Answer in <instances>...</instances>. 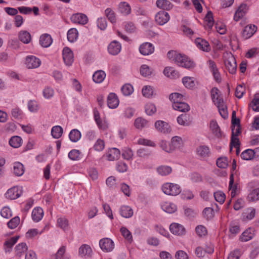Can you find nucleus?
<instances>
[{
  "label": "nucleus",
  "instance_id": "f257e3e1",
  "mask_svg": "<svg viewBox=\"0 0 259 259\" xmlns=\"http://www.w3.org/2000/svg\"><path fill=\"white\" fill-rule=\"evenodd\" d=\"M167 56L170 59H172L179 66L190 69L193 68L195 66V63L186 55L176 51H169Z\"/></svg>",
  "mask_w": 259,
  "mask_h": 259
},
{
  "label": "nucleus",
  "instance_id": "f03ea898",
  "mask_svg": "<svg viewBox=\"0 0 259 259\" xmlns=\"http://www.w3.org/2000/svg\"><path fill=\"white\" fill-rule=\"evenodd\" d=\"M162 192L166 195L177 196L181 192L180 186L172 183H166L161 187Z\"/></svg>",
  "mask_w": 259,
  "mask_h": 259
},
{
  "label": "nucleus",
  "instance_id": "7ed1b4c3",
  "mask_svg": "<svg viewBox=\"0 0 259 259\" xmlns=\"http://www.w3.org/2000/svg\"><path fill=\"white\" fill-rule=\"evenodd\" d=\"M225 64L226 68L231 74L236 73L237 63L234 56L231 53H227L225 56Z\"/></svg>",
  "mask_w": 259,
  "mask_h": 259
},
{
  "label": "nucleus",
  "instance_id": "20e7f679",
  "mask_svg": "<svg viewBox=\"0 0 259 259\" xmlns=\"http://www.w3.org/2000/svg\"><path fill=\"white\" fill-rule=\"evenodd\" d=\"M99 246L105 252H110L114 248L113 241L109 238H104L99 241Z\"/></svg>",
  "mask_w": 259,
  "mask_h": 259
},
{
  "label": "nucleus",
  "instance_id": "39448f33",
  "mask_svg": "<svg viewBox=\"0 0 259 259\" xmlns=\"http://www.w3.org/2000/svg\"><path fill=\"white\" fill-rule=\"evenodd\" d=\"M93 251L91 247L87 244L81 245L78 248V255L84 259L92 257Z\"/></svg>",
  "mask_w": 259,
  "mask_h": 259
},
{
  "label": "nucleus",
  "instance_id": "423d86ee",
  "mask_svg": "<svg viewBox=\"0 0 259 259\" xmlns=\"http://www.w3.org/2000/svg\"><path fill=\"white\" fill-rule=\"evenodd\" d=\"M22 193L21 188L18 186L13 187L7 190L5 193L7 198L14 200L19 198Z\"/></svg>",
  "mask_w": 259,
  "mask_h": 259
},
{
  "label": "nucleus",
  "instance_id": "0eeeda50",
  "mask_svg": "<svg viewBox=\"0 0 259 259\" xmlns=\"http://www.w3.org/2000/svg\"><path fill=\"white\" fill-rule=\"evenodd\" d=\"M62 56L65 65L71 66L74 61V55L71 50L68 47L64 48L62 51Z\"/></svg>",
  "mask_w": 259,
  "mask_h": 259
},
{
  "label": "nucleus",
  "instance_id": "6e6552de",
  "mask_svg": "<svg viewBox=\"0 0 259 259\" xmlns=\"http://www.w3.org/2000/svg\"><path fill=\"white\" fill-rule=\"evenodd\" d=\"M70 20L73 23L84 25L88 23L89 19L87 16L83 13H76L73 14Z\"/></svg>",
  "mask_w": 259,
  "mask_h": 259
},
{
  "label": "nucleus",
  "instance_id": "1a4fd4ad",
  "mask_svg": "<svg viewBox=\"0 0 259 259\" xmlns=\"http://www.w3.org/2000/svg\"><path fill=\"white\" fill-rule=\"evenodd\" d=\"M169 14L164 11L158 12L155 16L156 22L160 25H163L166 23L169 20Z\"/></svg>",
  "mask_w": 259,
  "mask_h": 259
},
{
  "label": "nucleus",
  "instance_id": "9d476101",
  "mask_svg": "<svg viewBox=\"0 0 259 259\" xmlns=\"http://www.w3.org/2000/svg\"><path fill=\"white\" fill-rule=\"evenodd\" d=\"M207 64L208 65V67L212 73L214 79L217 82H221L222 80V78L221 77L220 73L219 71V69L217 66V65L215 63L211 60H209L207 62Z\"/></svg>",
  "mask_w": 259,
  "mask_h": 259
},
{
  "label": "nucleus",
  "instance_id": "9b49d317",
  "mask_svg": "<svg viewBox=\"0 0 259 259\" xmlns=\"http://www.w3.org/2000/svg\"><path fill=\"white\" fill-rule=\"evenodd\" d=\"M25 64L28 68H36L40 65L41 61L34 56H28L26 58Z\"/></svg>",
  "mask_w": 259,
  "mask_h": 259
},
{
  "label": "nucleus",
  "instance_id": "f8f14e48",
  "mask_svg": "<svg viewBox=\"0 0 259 259\" xmlns=\"http://www.w3.org/2000/svg\"><path fill=\"white\" fill-rule=\"evenodd\" d=\"M139 49L140 53L143 56L150 55L154 52V47L153 45L147 42L141 45Z\"/></svg>",
  "mask_w": 259,
  "mask_h": 259
},
{
  "label": "nucleus",
  "instance_id": "ddd939ff",
  "mask_svg": "<svg viewBox=\"0 0 259 259\" xmlns=\"http://www.w3.org/2000/svg\"><path fill=\"white\" fill-rule=\"evenodd\" d=\"M154 126L157 131L164 134L169 133L171 128L168 123L163 120H157L155 122Z\"/></svg>",
  "mask_w": 259,
  "mask_h": 259
},
{
  "label": "nucleus",
  "instance_id": "4468645a",
  "mask_svg": "<svg viewBox=\"0 0 259 259\" xmlns=\"http://www.w3.org/2000/svg\"><path fill=\"white\" fill-rule=\"evenodd\" d=\"M210 94L212 102L215 106L224 102V100L221 97V92L217 88H213L211 90Z\"/></svg>",
  "mask_w": 259,
  "mask_h": 259
},
{
  "label": "nucleus",
  "instance_id": "2eb2a0df",
  "mask_svg": "<svg viewBox=\"0 0 259 259\" xmlns=\"http://www.w3.org/2000/svg\"><path fill=\"white\" fill-rule=\"evenodd\" d=\"M248 11V7L247 5L242 4H241L236 11L234 16V20L235 21H238L240 19H242L246 14Z\"/></svg>",
  "mask_w": 259,
  "mask_h": 259
},
{
  "label": "nucleus",
  "instance_id": "dca6fc26",
  "mask_svg": "<svg viewBox=\"0 0 259 259\" xmlns=\"http://www.w3.org/2000/svg\"><path fill=\"white\" fill-rule=\"evenodd\" d=\"M209 128L211 133L218 138H221L224 136L223 133L221 131L220 126L215 120H212L209 123Z\"/></svg>",
  "mask_w": 259,
  "mask_h": 259
},
{
  "label": "nucleus",
  "instance_id": "f3484780",
  "mask_svg": "<svg viewBox=\"0 0 259 259\" xmlns=\"http://www.w3.org/2000/svg\"><path fill=\"white\" fill-rule=\"evenodd\" d=\"M161 209L168 213H172L177 210V205L169 201H163L160 203Z\"/></svg>",
  "mask_w": 259,
  "mask_h": 259
},
{
  "label": "nucleus",
  "instance_id": "a211bd4d",
  "mask_svg": "<svg viewBox=\"0 0 259 259\" xmlns=\"http://www.w3.org/2000/svg\"><path fill=\"white\" fill-rule=\"evenodd\" d=\"M121 49V44L116 40L112 41L108 46V53L112 55H117L120 53Z\"/></svg>",
  "mask_w": 259,
  "mask_h": 259
},
{
  "label": "nucleus",
  "instance_id": "6ab92c4d",
  "mask_svg": "<svg viewBox=\"0 0 259 259\" xmlns=\"http://www.w3.org/2000/svg\"><path fill=\"white\" fill-rule=\"evenodd\" d=\"M169 230L173 234L178 236L183 235L185 233L184 227L178 223H172L169 226Z\"/></svg>",
  "mask_w": 259,
  "mask_h": 259
},
{
  "label": "nucleus",
  "instance_id": "aec40b11",
  "mask_svg": "<svg viewBox=\"0 0 259 259\" xmlns=\"http://www.w3.org/2000/svg\"><path fill=\"white\" fill-rule=\"evenodd\" d=\"M119 101L117 96L114 93H110L107 98V105L111 109L116 108L119 105Z\"/></svg>",
  "mask_w": 259,
  "mask_h": 259
},
{
  "label": "nucleus",
  "instance_id": "412c9836",
  "mask_svg": "<svg viewBox=\"0 0 259 259\" xmlns=\"http://www.w3.org/2000/svg\"><path fill=\"white\" fill-rule=\"evenodd\" d=\"M195 43L197 48L203 51L208 52L210 50L209 43L203 39L197 38L195 39Z\"/></svg>",
  "mask_w": 259,
  "mask_h": 259
},
{
  "label": "nucleus",
  "instance_id": "4be33fe9",
  "mask_svg": "<svg viewBox=\"0 0 259 259\" xmlns=\"http://www.w3.org/2000/svg\"><path fill=\"white\" fill-rule=\"evenodd\" d=\"M120 155V150L117 148H113L108 150L106 156L108 160L113 161L118 159Z\"/></svg>",
  "mask_w": 259,
  "mask_h": 259
},
{
  "label": "nucleus",
  "instance_id": "5701e85b",
  "mask_svg": "<svg viewBox=\"0 0 259 259\" xmlns=\"http://www.w3.org/2000/svg\"><path fill=\"white\" fill-rule=\"evenodd\" d=\"M18 36L19 40L25 44H28L30 42L32 39L30 33L26 30L20 31Z\"/></svg>",
  "mask_w": 259,
  "mask_h": 259
},
{
  "label": "nucleus",
  "instance_id": "b1692460",
  "mask_svg": "<svg viewBox=\"0 0 259 259\" xmlns=\"http://www.w3.org/2000/svg\"><path fill=\"white\" fill-rule=\"evenodd\" d=\"M53 42L51 36L47 33L42 34L39 38V44L44 48L50 47Z\"/></svg>",
  "mask_w": 259,
  "mask_h": 259
},
{
  "label": "nucleus",
  "instance_id": "393cba45",
  "mask_svg": "<svg viewBox=\"0 0 259 259\" xmlns=\"http://www.w3.org/2000/svg\"><path fill=\"white\" fill-rule=\"evenodd\" d=\"M197 155L201 158H205L209 156L210 154L209 148L205 145H200L196 149Z\"/></svg>",
  "mask_w": 259,
  "mask_h": 259
},
{
  "label": "nucleus",
  "instance_id": "a878e982",
  "mask_svg": "<svg viewBox=\"0 0 259 259\" xmlns=\"http://www.w3.org/2000/svg\"><path fill=\"white\" fill-rule=\"evenodd\" d=\"M44 210L39 207H35L31 213V217L33 221L35 222H39L43 218Z\"/></svg>",
  "mask_w": 259,
  "mask_h": 259
},
{
  "label": "nucleus",
  "instance_id": "bb28decb",
  "mask_svg": "<svg viewBox=\"0 0 259 259\" xmlns=\"http://www.w3.org/2000/svg\"><path fill=\"white\" fill-rule=\"evenodd\" d=\"M182 82L186 88L190 89L195 88L197 83L194 77L190 76L184 77L182 78Z\"/></svg>",
  "mask_w": 259,
  "mask_h": 259
},
{
  "label": "nucleus",
  "instance_id": "cd10ccee",
  "mask_svg": "<svg viewBox=\"0 0 259 259\" xmlns=\"http://www.w3.org/2000/svg\"><path fill=\"white\" fill-rule=\"evenodd\" d=\"M156 5L158 8L166 11H169L174 7L168 0H157Z\"/></svg>",
  "mask_w": 259,
  "mask_h": 259
},
{
  "label": "nucleus",
  "instance_id": "c85d7f7f",
  "mask_svg": "<svg viewBox=\"0 0 259 259\" xmlns=\"http://www.w3.org/2000/svg\"><path fill=\"white\" fill-rule=\"evenodd\" d=\"M172 108L175 110L183 112H188L190 109L189 105L184 101L180 103L172 104Z\"/></svg>",
  "mask_w": 259,
  "mask_h": 259
},
{
  "label": "nucleus",
  "instance_id": "c756f323",
  "mask_svg": "<svg viewBox=\"0 0 259 259\" xmlns=\"http://www.w3.org/2000/svg\"><path fill=\"white\" fill-rule=\"evenodd\" d=\"M170 144L172 151H173L176 149L180 148L183 146V141L181 137L175 136L171 138Z\"/></svg>",
  "mask_w": 259,
  "mask_h": 259
},
{
  "label": "nucleus",
  "instance_id": "7c9ffc66",
  "mask_svg": "<svg viewBox=\"0 0 259 259\" xmlns=\"http://www.w3.org/2000/svg\"><path fill=\"white\" fill-rule=\"evenodd\" d=\"M256 30L257 28L255 25H247L244 27L242 35L245 39L249 38L253 35Z\"/></svg>",
  "mask_w": 259,
  "mask_h": 259
},
{
  "label": "nucleus",
  "instance_id": "2f4dec72",
  "mask_svg": "<svg viewBox=\"0 0 259 259\" xmlns=\"http://www.w3.org/2000/svg\"><path fill=\"white\" fill-rule=\"evenodd\" d=\"M119 213L122 217L130 218L133 216L134 212L131 207L127 205H122L120 208Z\"/></svg>",
  "mask_w": 259,
  "mask_h": 259
},
{
  "label": "nucleus",
  "instance_id": "473e14b6",
  "mask_svg": "<svg viewBox=\"0 0 259 259\" xmlns=\"http://www.w3.org/2000/svg\"><path fill=\"white\" fill-rule=\"evenodd\" d=\"M118 10L120 13L124 16H127L131 13V6L129 4L125 2H122L119 3Z\"/></svg>",
  "mask_w": 259,
  "mask_h": 259
},
{
  "label": "nucleus",
  "instance_id": "72a5a7b5",
  "mask_svg": "<svg viewBox=\"0 0 259 259\" xmlns=\"http://www.w3.org/2000/svg\"><path fill=\"white\" fill-rule=\"evenodd\" d=\"M106 73L102 70L96 71L93 75V81L97 83L102 82L106 77Z\"/></svg>",
  "mask_w": 259,
  "mask_h": 259
},
{
  "label": "nucleus",
  "instance_id": "f704fd0d",
  "mask_svg": "<svg viewBox=\"0 0 259 259\" xmlns=\"http://www.w3.org/2000/svg\"><path fill=\"white\" fill-rule=\"evenodd\" d=\"M135 126L138 129H142L149 127V121L142 117L136 118L134 122Z\"/></svg>",
  "mask_w": 259,
  "mask_h": 259
},
{
  "label": "nucleus",
  "instance_id": "c9c22d12",
  "mask_svg": "<svg viewBox=\"0 0 259 259\" xmlns=\"http://www.w3.org/2000/svg\"><path fill=\"white\" fill-rule=\"evenodd\" d=\"M28 249V247L26 243H20L17 244L15 248V251L16 255L21 257Z\"/></svg>",
  "mask_w": 259,
  "mask_h": 259
},
{
  "label": "nucleus",
  "instance_id": "e433bc0d",
  "mask_svg": "<svg viewBox=\"0 0 259 259\" xmlns=\"http://www.w3.org/2000/svg\"><path fill=\"white\" fill-rule=\"evenodd\" d=\"M177 122L181 125H189L191 122L190 115L187 114H181L177 117Z\"/></svg>",
  "mask_w": 259,
  "mask_h": 259
},
{
  "label": "nucleus",
  "instance_id": "4c0bfd02",
  "mask_svg": "<svg viewBox=\"0 0 259 259\" xmlns=\"http://www.w3.org/2000/svg\"><path fill=\"white\" fill-rule=\"evenodd\" d=\"M204 21L205 23V28L208 30H211L214 24V20L212 13L209 11L206 14Z\"/></svg>",
  "mask_w": 259,
  "mask_h": 259
},
{
  "label": "nucleus",
  "instance_id": "58836bf2",
  "mask_svg": "<svg viewBox=\"0 0 259 259\" xmlns=\"http://www.w3.org/2000/svg\"><path fill=\"white\" fill-rule=\"evenodd\" d=\"M67 34L68 40L70 42L75 41L78 37V32L75 28H72L69 29Z\"/></svg>",
  "mask_w": 259,
  "mask_h": 259
},
{
  "label": "nucleus",
  "instance_id": "ea45409f",
  "mask_svg": "<svg viewBox=\"0 0 259 259\" xmlns=\"http://www.w3.org/2000/svg\"><path fill=\"white\" fill-rule=\"evenodd\" d=\"M164 74L167 77L176 78L179 77V73L171 67H166L163 70Z\"/></svg>",
  "mask_w": 259,
  "mask_h": 259
},
{
  "label": "nucleus",
  "instance_id": "a19ab883",
  "mask_svg": "<svg viewBox=\"0 0 259 259\" xmlns=\"http://www.w3.org/2000/svg\"><path fill=\"white\" fill-rule=\"evenodd\" d=\"M13 172L17 176H21L24 172V167L23 165L19 162H16L13 165Z\"/></svg>",
  "mask_w": 259,
  "mask_h": 259
},
{
  "label": "nucleus",
  "instance_id": "79ce46f5",
  "mask_svg": "<svg viewBox=\"0 0 259 259\" xmlns=\"http://www.w3.org/2000/svg\"><path fill=\"white\" fill-rule=\"evenodd\" d=\"M81 137V133L77 129L72 130L69 134V139L72 142H77L80 139Z\"/></svg>",
  "mask_w": 259,
  "mask_h": 259
},
{
  "label": "nucleus",
  "instance_id": "37998d69",
  "mask_svg": "<svg viewBox=\"0 0 259 259\" xmlns=\"http://www.w3.org/2000/svg\"><path fill=\"white\" fill-rule=\"evenodd\" d=\"M22 144V138L17 136L12 137L9 140V144L14 148L20 147Z\"/></svg>",
  "mask_w": 259,
  "mask_h": 259
},
{
  "label": "nucleus",
  "instance_id": "c03bdc74",
  "mask_svg": "<svg viewBox=\"0 0 259 259\" xmlns=\"http://www.w3.org/2000/svg\"><path fill=\"white\" fill-rule=\"evenodd\" d=\"M63 133V130L61 126L55 125L51 129V135L54 139L60 138Z\"/></svg>",
  "mask_w": 259,
  "mask_h": 259
},
{
  "label": "nucleus",
  "instance_id": "a18cd8bd",
  "mask_svg": "<svg viewBox=\"0 0 259 259\" xmlns=\"http://www.w3.org/2000/svg\"><path fill=\"white\" fill-rule=\"evenodd\" d=\"M253 237V231L251 229H249L246 230L242 233L240 236V239L242 242H247L251 240Z\"/></svg>",
  "mask_w": 259,
  "mask_h": 259
},
{
  "label": "nucleus",
  "instance_id": "49530a36",
  "mask_svg": "<svg viewBox=\"0 0 259 259\" xmlns=\"http://www.w3.org/2000/svg\"><path fill=\"white\" fill-rule=\"evenodd\" d=\"M157 171L161 176H165L169 175L172 171L171 167L167 165H161L157 167Z\"/></svg>",
  "mask_w": 259,
  "mask_h": 259
},
{
  "label": "nucleus",
  "instance_id": "de8ad7c7",
  "mask_svg": "<svg viewBox=\"0 0 259 259\" xmlns=\"http://www.w3.org/2000/svg\"><path fill=\"white\" fill-rule=\"evenodd\" d=\"M105 148V142L103 140L98 139L94 143L92 149L97 152H101Z\"/></svg>",
  "mask_w": 259,
  "mask_h": 259
},
{
  "label": "nucleus",
  "instance_id": "09e8293b",
  "mask_svg": "<svg viewBox=\"0 0 259 259\" xmlns=\"http://www.w3.org/2000/svg\"><path fill=\"white\" fill-rule=\"evenodd\" d=\"M140 71L143 76L146 77L152 74L153 70L147 65L143 64L140 67Z\"/></svg>",
  "mask_w": 259,
  "mask_h": 259
},
{
  "label": "nucleus",
  "instance_id": "8fccbe9b",
  "mask_svg": "<svg viewBox=\"0 0 259 259\" xmlns=\"http://www.w3.org/2000/svg\"><path fill=\"white\" fill-rule=\"evenodd\" d=\"M169 100L172 104L180 103L184 101V96L178 93H171L169 97Z\"/></svg>",
  "mask_w": 259,
  "mask_h": 259
},
{
  "label": "nucleus",
  "instance_id": "3c124183",
  "mask_svg": "<svg viewBox=\"0 0 259 259\" xmlns=\"http://www.w3.org/2000/svg\"><path fill=\"white\" fill-rule=\"evenodd\" d=\"M249 106L256 112H259V94H256L250 104Z\"/></svg>",
  "mask_w": 259,
  "mask_h": 259
},
{
  "label": "nucleus",
  "instance_id": "603ef678",
  "mask_svg": "<svg viewBox=\"0 0 259 259\" xmlns=\"http://www.w3.org/2000/svg\"><path fill=\"white\" fill-rule=\"evenodd\" d=\"M142 92L143 96L149 98L153 96L154 89L150 85H145L142 89Z\"/></svg>",
  "mask_w": 259,
  "mask_h": 259
},
{
  "label": "nucleus",
  "instance_id": "864d4df0",
  "mask_svg": "<svg viewBox=\"0 0 259 259\" xmlns=\"http://www.w3.org/2000/svg\"><path fill=\"white\" fill-rule=\"evenodd\" d=\"M220 115L224 119L228 117L227 106L225 102L217 106Z\"/></svg>",
  "mask_w": 259,
  "mask_h": 259
},
{
  "label": "nucleus",
  "instance_id": "5fc2aeb1",
  "mask_svg": "<svg viewBox=\"0 0 259 259\" xmlns=\"http://www.w3.org/2000/svg\"><path fill=\"white\" fill-rule=\"evenodd\" d=\"M240 156L244 160H250L254 157V152L253 150L248 149L242 152Z\"/></svg>",
  "mask_w": 259,
  "mask_h": 259
},
{
  "label": "nucleus",
  "instance_id": "6e6d98bb",
  "mask_svg": "<svg viewBox=\"0 0 259 259\" xmlns=\"http://www.w3.org/2000/svg\"><path fill=\"white\" fill-rule=\"evenodd\" d=\"M120 232L123 237L128 242H132L133 240L131 232L126 227H122L120 228Z\"/></svg>",
  "mask_w": 259,
  "mask_h": 259
},
{
  "label": "nucleus",
  "instance_id": "4d7b16f0",
  "mask_svg": "<svg viewBox=\"0 0 259 259\" xmlns=\"http://www.w3.org/2000/svg\"><path fill=\"white\" fill-rule=\"evenodd\" d=\"M146 113L148 115H152L156 112L155 105L152 103H148L145 106Z\"/></svg>",
  "mask_w": 259,
  "mask_h": 259
},
{
  "label": "nucleus",
  "instance_id": "13d9d810",
  "mask_svg": "<svg viewBox=\"0 0 259 259\" xmlns=\"http://www.w3.org/2000/svg\"><path fill=\"white\" fill-rule=\"evenodd\" d=\"M247 199L250 201H256L259 200V188L252 190L248 195Z\"/></svg>",
  "mask_w": 259,
  "mask_h": 259
},
{
  "label": "nucleus",
  "instance_id": "bf43d9fd",
  "mask_svg": "<svg viewBox=\"0 0 259 259\" xmlns=\"http://www.w3.org/2000/svg\"><path fill=\"white\" fill-rule=\"evenodd\" d=\"M133 152L132 150L128 147H124L122 149V157L126 160H130L133 159Z\"/></svg>",
  "mask_w": 259,
  "mask_h": 259
},
{
  "label": "nucleus",
  "instance_id": "052dcab7",
  "mask_svg": "<svg viewBox=\"0 0 259 259\" xmlns=\"http://www.w3.org/2000/svg\"><path fill=\"white\" fill-rule=\"evenodd\" d=\"M68 157L72 160H78L81 158L80 152L78 150L73 149L68 153Z\"/></svg>",
  "mask_w": 259,
  "mask_h": 259
},
{
  "label": "nucleus",
  "instance_id": "680f3d73",
  "mask_svg": "<svg viewBox=\"0 0 259 259\" xmlns=\"http://www.w3.org/2000/svg\"><path fill=\"white\" fill-rule=\"evenodd\" d=\"M42 93L45 99H50L54 96V90L50 87H46L44 89Z\"/></svg>",
  "mask_w": 259,
  "mask_h": 259
},
{
  "label": "nucleus",
  "instance_id": "e2e57ef3",
  "mask_svg": "<svg viewBox=\"0 0 259 259\" xmlns=\"http://www.w3.org/2000/svg\"><path fill=\"white\" fill-rule=\"evenodd\" d=\"M121 92L124 96H130L133 93L134 88L131 84H125L122 86Z\"/></svg>",
  "mask_w": 259,
  "mask_h": 259
},
{
  "label": "nucleus",
  "instance_id": "0e129e2a",
  "mask_svg": "<svg viewBox=\"0 0 259 259\" xmlns=\"http://www.w3.org/2000/svg\"><path fill=\"white\" fill-rule=\"evenodd\" d=\"M57 225L63 230H67L68 228V221L65 218H59L57 221Z\"/></svg>",
  "mask_w": 259,
  "mask_h": 259
},
{
  "label": "nucleus",
  "instance_id": "69168bd1",
  "mask_svg": "<svg viewBox=\"0 0 259 259\" xmlns=\"http://www.w3.org/2000/svg\"><path fill=\"white\" fill-rule=\"evenodd\" d=\"M11 114L12 117L16 119H21L23 116L22 111L18 107L13 108L11 111Z\"/></svg>",
  "mask_w": 259,
  "mask_h": 259
},
{
  "label": "nucleus",
  "instance_id": "338daca9",
  "mask_svg": "<svg viewBox=\"0 0 259 259\" xmlns=\"http://www.w3.org/2000/svg\"><path fill=\"white\" fill-rule=\"evenodd\" d=\"M217 166L221 168H226L228 165V161L227 157H221L219 158L217 160Z\"/></svg>",
  "mask_w": 259,
  "mask_h": 259
},
{
  "label": "nucleus",
  "instance_id": "774afa93",
  "mask_svg": "<svg viewBox=\"0 0 259 259\" xmlns=\"http://www.w3.org/2000/svg\"><path fill=\"white\" fill-rule=\"evenodd\" d=\"M176 259H189V256L187 253L183 250L177 251L175 254Z\"/></svg>",
  "mask_w": 259,
  "mask_h": 259
}]
</instances>
